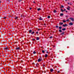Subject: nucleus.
<instances>
[{"instance_id":"603ef678","label":"nucleus","mask_w":74,"mask_h":74,"mask_svg":"<svg viewBox=\"0 0 74 74\" xmlns=\"http://www.w3.org/2000/svg\"><path fill=\"white\" fill-rule=\"evenodd\" d=\"M71 67H73V66L71 65Z\"/></svg>"},{"instance_id":"4468645a","label":"nucleus","mask_w":74,"mask_h":74,"mask_svg":"<svg viewBox=\"0 0 74 74\" xmlns=\"http://www.w3.org/2000/svg\"><path fill=\"white\" fill-rule=\"evenodd\" d=\"M4 49L5 50H7L8 49V47H5L4 48Z\"/></svg>"},{"instance_id":"6e6552de","label":"nucleus","mask_w":74,"mask_h":74,"mask_svg":"<svg viewBox=\"0 0 74 74\" xmlns=\"http://www.w3.org/2000/svg\"><path fill=\"white\" fill-rule=\"evenodd\" d=\"M29 33H32V30H30L29 31Z\"/></svg>"},{"instance_id":"412c9836","label":"nucleus","mask_w":74,"mask_h":74,"mask_svg":"<svg viewBox=\"0 0 74 74\" xmlns=\"http://www.w3.org/2000/svg\"><path fill=\"white\" fill-rule=\"evenodd\" d=\"M63 13H61L60 14V16H63Z\"/></svg>"},{"instance_id":"052dcab7","label":"nucleus","mask_w":74,"mask_h":74,"mask_svg":"<svg viewBox=\"0 0 74 74\" xmlns=\"http://www.w3.org/2000/svg\"><path fill=\"white\" fill-rule=\"evenodd\" d=\"M39 73V72H38L37 73Z\"/></svg>"},{"instance_id":"49530a36","label":"nucleus","mask_w":74,"mask_h":74,"mask_svg":"<svg viewBox=\"0 0 74 74\" xmlns=\"http://www.w3.org/2000/svg\"><path fill=\"white\" fill-rule=\"evenodd\" d=\"M68 8H70L69 6H68Z\"/></svg>"},{"instance_id":"58836bf2","label":"nucleus","mask_w":74,"mask_h":74,"mask_svg":"<svg viewBox=\"0 0 74 74\" xmlns=\"http://www.w3.org/2000/svg\"><path fill=\"white\" fill-rule=\"evenodd\" d=\"M52 38V36H51L50 37V38Z\"/></svg>"},{"instance_id":"dca6fc26","label":"nucleus","mask_w":74,"mask_h":74,"mask_svg":"<svg viewBox=\"0 0 74 74\" xmlns=\"http://www.w3.org/2000/svg\"><path fill=\"white\" fill-rule=\"evenodd\" d=\"M66 28H64V29H62V30H63V31H64V30H66Z\"/></svg>"},{"instance_id":"39448f33","label":"nucleus","mask_w":74,"mask_h":74,"mask_svg":"<svg viewBox=\"0 0 74 74\" xmlns=\"http://www.w3.org/2000/svg\"><path fill=\"white\" fill-rule=\"evenodd\" d=\"M64 32H63L62 33H61L60 34L61 35H64Z\"/></svg>"},{"instance_id":"a211bd4d","label":"nucleus","mask_w":74,"mask_h":74,"mask_svg":"<svg viewBox=\"0 0 74 74\" xmlns=\"http://www.w3.org/2000/svg\"><path fill=\"white\" fill-rule=\"evenodd\" d=\"M59 32L60 33H61V32H62V30H61V29H60L59 30Z\"/></svg>"},{"instance_id":"4c0bfd02","label":"nucleus","mask_w":74,"mask_h":74,"mask_svg":"<svg viewBox=\"0 0 74 74\" xmlns=\"http://www.w3.org/2000/svg\"><path fill=\"white\" fill-rule=\"evenodd\" d=\"M38 32H36V34H38Z\"/></svg>"},{"instance_id":"f704fd0d","label":"nucleus","mask_w":74,"mask_h":74,"mask_svg":"<svg viewBox=\"0 0 74 74\" xmlns=\"http://www.w3.org/2000/svg\"><path fill=\"white\" fill-rule=\"evenodd\" d=\"M60 71H58V72H57V73H58V74H59V73H60Z\"/></svg>"},{"instance_id":"a878e982","label":"nucleus","mask_w":74,"mask_h":74,"mask_svg":"<svg viewBox=\"0 0 74 74\" xmlns=\"http://www.w3.org/2000/svg\"><path fill=\"white\" fill-rule=\"evenodd\" d=\"M66 22V21L65 20H63V22L64 23H65V22Z\"/></svg>"},{"instance_id":"6ab92c4d","label":"nucleus","mask_w":74,"mask_h":74,"mask_svg":"<svg viewBox=\"0 0 74 74\" xmlns=\"http://www.w3.org/2000/svg\"><path fill=\"white\" fill-rule=\"evenodd\" d=\"M33 54H36V51H34L33 52Z\"/></svg>"},{"instance_id":"2f4dec72","label":"nucleus","mask_w":74,"mask_h":74,"mask_svg":"<svg viewBox=\"0 0 74 74\" xmlns=\"http://www.w3.org/2000/svg\"><path fill=\"white\" fill-rule=\"evenodd\" d=\"M35 40H35V39H32V41H35Z\"/></svg>"},{"instance_id":"1a4fd4ad","label":"nucleus","mask_w":74,"mask_h":74,"mask_svg":"<svg viewBox=\"0 0 74 74\" xmlns=\"http://www.w3.org/2000/svg\"><path fill=\"white\" fill-rule=\"evenodd\" d=\"M60 8H64V6H63V5H61V7Z\"/></svg>"},{"instance_id":"ddd939ff","label":"nucleus","mask_w":74,"mask_h":74,"mask_svg":"<svg viewBox=\"0 0 74 74\" xmlns=\"http://www.w3.org/2000/svg\"><path fill=\"white\" fill-rule=\"evenodd\" d=\"M33 35V34H34V32H32L31 33Z\"/></svg>"},{"instance_id":"393cba45","label":"nucleus","mask_w":74,"mask_h":74,"mask_svg":"<svg viewBox=\"0 0 74 74\" xmlns=\"http://www.w3.org/2000/svg\"><path fill=\"white\" fill-rule=\"evenodd\" d=\"M54 12H57V11L56 10H54Z\"/></svg>"},{"instance_id":"b1692460","label":"nucleus","mask_w":74,"mask_h":74,"mask_svg":"<svg viewBox=\"0 0 74 74\" xmlns=\"http://www.w3.org/2000/svg\"><path fill=\"white\" fill-rule=\"evenodd\" d=\"M42 53H45V51H44V50H42Z\"/></svg>"},{"instance_id":"0e129e2a","label":"nucleus","mask_w":74,"mask_h":74,"mask_svg":"<svg viewBox=\"0 0 74 74\" xmlns=\"http://www.w3.org/2000/svg\"><path fill=\"white\" fill-rule=\"evenodd\" d=\"M65 1H67V0H65Z\"/></svg>"},{"instance_id":"7c9ffc66","label":"nucleus","mask_w":74,"mask_h":74,"mask_svg":"<svg viewBox=\"0 0 74 74\" xmlns=\"http://www.w3.org/2000/svg\"><path fill=\"white\" fill-rule=\"evenodd\" d=\"M22 1V0H19L18 1V2L19 3H20V2H21V1Z\"/></svg>"},{"instance_id":"f8f14e48","label":"nucleus","mask_w":74,"mask_h":74,"mask_svg":"<svg viewBox=\"0 0 74 74\" xmlns=\"http://www.w3.org/2000/svg\"><path fill=\"white\" fill-rule=\"evenodd\" d=\"M48 57V55L46 54H45V58H47Z\"/></svg>"},{"instance_id":"9d476101","label":"nucleus","mask_w":74,"mask_h":74,"mask_svg":"<svg viewBox=\"0 0 74 74\" xmlns=\"http://www.w3.org/2000/svg\"><path fill=\"white\" fill-rule=\"evenodd\" d=\"M50 71L51 72H52V71H53V69H51L50 70Z\"/></svg>"},{"instance_id":"bf43d9fd","label":"nucleus","mask_w":74,"mask_h":74,"mask_svg":"<svg viewBox=\"0 0 74 74\" xmlns=\"http://www.w3.org/2000/svg\"><path fill=\"white\" fill-rule=\"evenodd\" d=\"M47 53H48V51H47Z\"/></svg>"},{"instance_id":"c03bdc74","label":"nucleus","mask_w":74,"mask_h":74,"mask_svg":"<svg viewBox=\"0 0 74 74\" xmlns=\"http://www.w3.org/2000/svg\"><path fill=\"white\" fill-rule=\"evenodd\" d=\"M32 64L33 65H34V64H34V63H32Z\"/></svg>"},{"instance_id":"e433bc0d","label":"nucleus","mask_w":74,"mask_h":74,"mask_svg":"<svg viewBox=\"0 0 74 74\" xmlns=\"http://www.w3.org/2000/svg\"><path fill=\"white\" fill-rule=\"evenodd\" d=\"M46 71H44V73H46Z\"/></svg>"},{"instance_id":"79ce46f5","label":"nucleus","mask_w":74,"mask_h":74,"mask_svg":"<svg viewBox=\"0 0 74 74\" xmlns=\"http://www.w3.org/2000/svg\"><path fill=\"white\" fill-rule=\"evenodd\" d=\"M45 65L44 64H43V67H45Z\"/></svg>"},{"instance_id":"ea45409f","label":"nucleus","mask_w":74,"mask_h":74,"mask_svg":"<svg viewBox=\"0 0 74 74\" xmlns=\"http://www.w3.org/2000/svg\"><path fill=\"white\" fill-rule=\"evenodd\" d=\"M56 27H57V29L58 28V26H56Z\"/></svg>"},{"instance_id":"20e7f679","label":"nucleus","mask_w":74,"mask_h":74,"mask_svg":"<svg viewBox=\"0 0 74 74\" xmlns=\"http://www.w3.org/2000/svg\"><path fill=\"white\" fill-rule=\"evenodd\" d=\"M69 19H71V21H74V18H70Z\"/></svg>"},{"instance_id":"09e8293b","label":"nucleus","mask_w":74,"mask_h":74,"mask_svg":"<svg viewBox=\"0 0 74 74\" xmlns=\"http://www.w3.org/2000/svg\"><path fill=\"white\" fill-rule=\"evenodd\" d=\"M64 11H66V9H64Z\"/></svg>"},{"instance_id":"774afa93","label":"nucleus","mask_w":74,"mask_h":74,"mask_svg":"<svg viewBox=\"0 0 74 74\" xmlns=\"http://www.w3.org/2000/svg\"><path fill=\"white\" fill-rule=\"evenodd\" d=\"M67 17V16H66Z\"/></svg>"},{"instance_id":"8fccbe9b","label":"nucleus","mask_w":74,"mask_h":74,"mask_svg":"<svg viewBox=\"0 0 74 74\" xmlns=\"http://www.w3.org/2000/svg\"><path fill=\"white\" fill-rule=\"evenodd\" d=\"M40 30V29H38V30L39 31V30Z\"/></svg>"},{"instance_id":"13d9d810","label":"nucleus","mask_w":74,"mask_h":74,"mask_svg":"<svg viewBox=\"0 0 74 74\" xmlns=\"http://www.w3.org/2000/svg\"><path fill=\"white\" fill-rule=\"evenodd\" d=\"M23 16V15H22V16Z\"/></svg>"},{"instance_id":"c85d7f7f","label":"nucleus","mask_w":74,"mask_h":74,"mask_svg":"<svg viewBox=\"0 0 74 74\" xmlns=\"http://www.w3.org/2000/svg\"><path fill=\"white\" fill-rule=\"evenodd\" d=\"M66 21L67 22H69V18H68L67 20H66Z\"/></svg>"},{"instance_id":"7ed1b4c3","label":"nucleus","mask_w":74,"mask_h":74,"mask_svg":"<svg viewBox=\"0 0 74 74\" xmlns=\"http://www.w3.org/2000/svg\"><path fill=\"white\" fill-rule=\"evenodd\" d=\"M42 60V59H39L38 60V62H40Z\"/></svg>"},{"instance_id":"f03ea898","label":"nucleus","mask_w":74,"mask_h":74,"mask_svg":"<svg viewBox=\"0 0 74 74\" xmlns=\"http://www.w3.org/2000/svg\"><path fill=\"white\" fill-rule=\"evenodd\" d=\"M36 67H39V66H40V65H39V63H37L36 64Z\"/></svg>"},{"instance_id":"37998d69","label":"nucleus","mask_w":74,"mask_h":74,"mask_svg":"<svg viewBox=\"0 0 74 74\" xmlns=\"http://www.w3.org/2000/svg\"><path fill=\"white\" fill-rule=\"evenodd\" d=\"M46 32V31H44L43 33H45Z\"/></svg>"},{"instance_id":"f3484780","label":"nucleus","mask_w":74,"mask_h":74,"mask_svg":"<svg viewBox=\"0 0 74 74\" xmlns=\"http://www.w3.org/2000/svg\"><path fill=\"white\" fill-rule=\"evenodd\" d=\"M39 38H38V37H36V40H39Z\"/></svg>"},{"instance_id":"a19ab883","label":"nucleus","mask_w":74,"mask_h":74,"mask_svg":"<svg viewBox=\"0 0 74 74\" xmlns=\"http://www.w3.org/2000/svg\"><path fill=\"white\" fill-rule=\"evenodd\" d=\"M23 52H25V50H23L22 51Z\"/></svg>"},{"instance_id":"cd10ccee","label":"nucleus","mask_w":74,"mask_h":74,"mask_svg":"<svg viewBox=\"0 0 74 74\" xmlns=\"http://www.w3.org/2000/svg\"><path fill=\"white\" fill-rule=\"evenodd\" d=\"M40 20H42V18H41V17H40L39 19Z\"/></svg>"},{"instance_id":"c9c22d12","label":"nucleus","mask_w":74,"mask_h":74,"mask_svg":"<svg viewBox=\"0 0 74 74\" xmlns=\"http://www.w3.org/2000/svg\"><path fill=\"white\" fill-rule=\"evenodd\" d=\"M67 10H70L69 8H67Z\"/></svg>"},{"instance_id":"4be33fe9","label":"nucleus","mask_w":74,"mask_h":74,"mask_svg":"<svg viewBox=\"0 0 74 74\" xmlns=\"http://www.w3.org/2000/svg\"><path fill=\"white\" fill-rule=\"evenodd\" d=\"M62 28V27L61 26L59 27V29H61Z\"/></svg>"},{"instance_id":"473e14b6","label":"nucleus","mask_w":74,"mask_h":74,"mask_svg":"<svg viewBox=\"0 0 74 74\" xmlns=\"http://www.w3.org/2000/svg\"><path fill=\"white\" fill-rule=\"evenodd\" d=\"M20 62H21V63H23V60H21V61Z\"/></svg>"},{"instance_id":"a18cd8bd","label":"nucleus","mask_w":74,"mask_h":74,"mask_svg":"<svg viewBox=\"0 0 74 74\" xmlns=\"http://www.w3.org/2000/svg\"><path fill=\"white\" fill-rule=\"evenodd\" d=\"M41 73H44V71H41Z\"/></svg>"},{"instance_id":"c756f323","label":"nucleus","mask_w":74,"mask_h":74,"mask_svg":"<svg viewBox=\"0 0 74 74\" xmlns=\"http://www.w3.org/2000/svg\"><path fill=\"white\" fill-rule=\"evenodd\" d=\"M20 69H23V67H22L21 66H20Z\"/></svg>"},{"instance_id":"3c124183","label":"nucleus","mask_w":74,"mask_h":74,"mask_svg":"<svg viewBox=\"0 0 74 74\" xmlns=\"http://www.w3.org/2000/svg\"><path fill=\"white\" fill-rule=\"evenodd\" d=\"M32 8H30V10H31V9H32Z\"/></svg>"},{"instance_id":"0eeeda50","label":"nucleus","mask_w":74,"mask_h":74,"mask_svg":"<svg viewBox=\"0 0 74 74\" xmlns=\"http://www.w3.org/2000/svg\"><path fill=\"white\" fill-rule=\"evenodd\" d=\"M68 25L67 24H64L63 25V26L64 27H66V26H67Z\"/></svg>"},{"instance_id":"e2e57ef3","label":"nucleus","mask_w":74,"mask_h":74,"mask_svg":"<svg viewBox=\"0 0 74 74\" xmlns=\"http://www.w3.org/2000/svg\"><path fill=\"white\" fill-rule=\"evenodd\" d=\"M70 5H72V4H70Z\"/></svg>"},{"instance_id":"6e6d98bb","label":"nucleus","mask_w":74,"mask_h":74,"mask_svg":"<svg viewBox=\"0 0 74 74\" xmlns=\"http://www.w3.org/2000/svg\"><path fill=\"white\" fill-rule=\"evenodd\" d=\"M67 4H70V3H67Z\"/></svg>"},{"instance_id":"9b49d317","label":"nucleus","mask_w":74,"mask_h":74,"mask_svg":"<svg viewBox=\"0 0 74 74\" xmlns=\"http://www.w3.org/2000/svg\"><path fill=\"white\" fill-rule=\"evenodd\" d=\"M59 24H60V25H63V23L60 22L59 23Z\"/></svg>"},{"instance_id":"72a5a7b5","label":"nucleus","mask_w":74,"mask_h":74,"mask_svg":"<svg viewBox=\"0 0 74 74\" xmlns=\"http://www.w3.org/2000/svg\"><path fill=\"white\" fill-rule=\"evenodd\" d=\"M50 16H48L47 17L48 18H50Z\"/></svg>"},{"instance_id":"de8ad7c7","label":"nucleus","mask_w":74,"mask_h":74,"mask_svg":"<svg viewBox=\"0 0 74 74\" xmlns=\"http://www.w3.org/2000/svg\"><path fill=\"white\" fill-rule=\"evenodd\" d=\"M46 25V24L45 23L44 24V25Z\"/></svg>"},{"instance_id":"680f3d73","label":"nucleus","mask_w":74,"mask_h":74,"mask_svg":"<svg viewBox=\"0 0 74 74\" xmlns=\"http://www.w3.org/2000/svg\"><path fill=\"white\" fill-rule=\"evenodd\" d=\"M66 12H67V11H66Z\"/></svg>"},{"instance_id":"aec40b11","label":"nucleus","mask_w":74,"mask_h":74,"mask_svg":"<svg viewBox=\"0 0 74 74\" xmlns=\"http://www.w3.org/2000/svg\"><path fill=\"white\" fill-rule=\"evenodd\" d=\"M61 12H64V10L62 9H61Z\"/></svg>"},{"instance_id":"5701e85b","label":"nucleus","mask_w":74,"mask_h":74,"mask_svg":"<svg viewBox=\"0 0 74 74\" xmlns=\"http://www.w3.org/2000/svg\"><path fill=\"white\" fill-rule=\"evenodd\" d=\"M37 10H38V11H40V10H41V8H38V9H37Z\"/></svg>"},{"instance_id":"bb28decb","label":"nucleus","mask_w":74,"mask_h":74,"mask_svg":"<svg viewBox=\"0 0 74 74\" xmlns=\"http://www.w3.org/2000/svg\"><path fill=\"white\" fill-rule=\"evenodd\" d=\"M6 18H7L6 17H4L3 18V19H6Z\"/></svg>"},{"instance_id":"423d86ee","label":"nucleus","mask_w":74,"mask_h":74,"mask_svg":"<svg viewBox=\"0 0 74 74\" xmlns=\"http://www.w3.org/2000/svg\"><path fill=\"white\" fill-rule=\"evenodd\" d=\"M69 25H70V26H71V25H73V23H69Z\"/></svg>"},{"instance_id":"69168bd1","label":"nucleus","mask_w":74,"mask_h":74,"mask_svg":"<svg viewBox=\"0 0 74 74\" xmlns=\"http://www.w3.org/2000/svg\"><path fill=\"white\" fill-rule=\"evenodd\" d=\"M50 2H51V1H49Z\"/></svg>"},{"instance_id":"f257e3e1","label":"nucleus","mask_w":74,"mask_h":74,"mask_svg":"<svg viewBox=\"0 0 74 74\" xmlns=\"http://www.w3.org/2000/svg\"><path fill=\"white\" fill-rule=\"evenodd\" d=\"M16 51H19L20 50H22V48H20V47H16L15 48Z\"/></svg>"},{"instance_id":"5fc2aeb1","label":"nucleus","mask_w":74,"mask_h":74,"mask_svg":"<svg viewBox=\"0 0 74 74\" xmlns=\"http://www.w3.org/2000/svg\"><path fill=\"white\" fill-rule=\"evenodd\" d=\"M33 3H35V1H34V2H33Z\"/></svg>"},{"instance_id":"4d7b16f0","label":"nucleus","mask_w":74,"mask_h":74,"mask_svg":"<svg viewBox=\"0 0 74 74\" xmlns=\"http://www.w3.org/2000/svg\"><path fill=\"white\" fill-rule=\"evenodd\" d=\"M55 47V46H53V47Z\"/></svg>"},{"instance_id":"2eb2a0df","label":"nucleus","mask_w":74,"mask_h":74,"mask_svg":"<svg viewBox=\"0 0 74 74\" xmlns=\"http://www.w3.org/2000/svg\"><path fill=\"white\" fill-rule=\"evenodd\" d=\"M18 16H16L15 18V19H18Z\"/></svg>"},{"instance_id":"864d4df0","label":"nucleus","mask_w":74,"mask_h":74,"mask_svg":"<svg viewBox=\"0 0 74 74\" xmlns=\"http://www.w3.org/2000/svg\"><path fill=\"white\" fill-rule=\"evenodd\" d=\"M39 73H40V72H41V71H39Z\"/></svg>"},{"instance_id":"338daca9","label":"nucleus","mask_w":74,"mask_h":74,"mask_svg":"<svg viewBox=\"0 0 74 74\" xmlns=\"http://www.w3.org/2000/svg\"><path fill=\"white\" fill-rule=\"evenodd\" d=\"M1 62H2V61H1Z\"/></svg>"}]
</instances>
